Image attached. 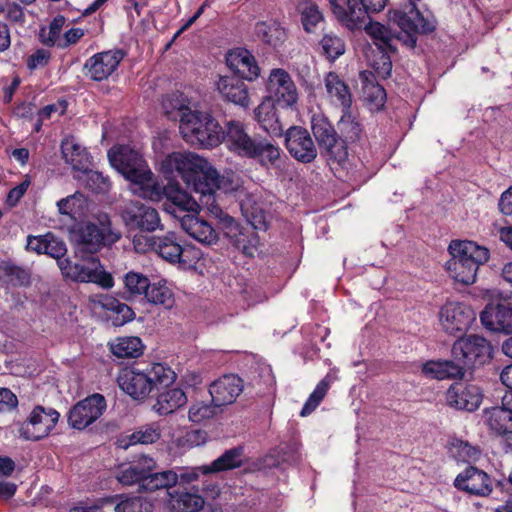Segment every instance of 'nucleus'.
<instances>
[{
	"mask_svg": "<svg viewBox=\"0 0 512 512\" xmlns=\"http://www.w3.org/2000/svg\"><path fill=\"white\" fill-rule=\"evenodd\" d=\"M60 213L69 215L72 218L81 217L87 208V200L85 196L76 192L66 198L61 199L57 202Z\"/></svg>",
	"mask_w": 512,
	"mask_h": 512,
	"instance_id": "51",
	"label": "nucleus"
},
{
	"mask_svg": "<svg viewBox=\"0 0 512 512\" xmlns=\"http://www.w3.org/2000/svg\"><path fill=\"white\" fill-rule=\"evenodd\" d=\"M64 16H57L53 19V21L49 25V36H46V28H42L39 33L40 41L48 47L54 46L56 39L59 37V34L65 24Z\"/></svg>",
	"mask_w": 512,
	"mask_h": 512,
	"instance_id": "61",
	"label": "nucleus"
},
{
	"mask_svg": "<svg viewBox=\"0 0 512 512\" xmlns=\"http://www.w3.org/2000/svg\"><path fill=\"white\" fill-rule=\"evenodd\" d=\"M482 324L489 330L512 333V307L505 304H488L480 315Z\"/></svg>",
	"mask_w": 512,
	"mask_h": 512,
	"instance_id": "24",
	"label": "nucleus"
},
{
	"mask_svg": "<svg viewBox=\"0 0 512 512\" xmlns=\"http://www.w3.org/2000/svg\"><path fill=\"white\" fill-rule=\"evenodd\" d=\"M339 130L347 142H357L363 134V125L358 114L349 109L343 110V115L338 123Z\"/></svg>",
	"mask_w": 512,
	"mask_h": 512,
	"instance_id": "42",
	"label": "nucleus"
},
{
	"mask_svg": "<svg viewBox=\"0 0 512 512\" xmlns=\"http://www.w3.org/2000/svg\"><path fill=\"white\" fill-rule=\"evenodd\" d=\"M30 177L29 175H26V178L23 182H21L20 184H18L17 186L13 187L7 194V197H6V204L7 206L9 207H15L19 201L21 200V198L24 196V194L26 193V191L28 190L29 186H30Z\"/></svg>",
	"mask_w": 512,
	"mask_h": 512,
	"instance_id": "62",
	"label": "nucleus"
},
{
	"mask_svg": "<svg viewBox=\"0 0 512 512\" xmlns=\"http://www.w3.org/2000/svg\"><path fill=\"white\" fill-rule=\"evenodd\" d=\"M167 508L170 512H198L205 506V499L198 489L168 492Z\"/></svg>",
	"mask_w": 512,
	"mask_h": 512,
	"instance_id": "26",
	"label": "nucleus"
},
{
	"mask_svg": "<svg viewBox=\"0 0 512 512\" xmlns=\"http://www.w3.org/2000/svg\"><path fill=\"white\" fill-rule=\"evenodd\" d=\"M156 241H158V237L139 234L134 236L133 246L138 253H146L150 250L156 251Z\"/></svg>",
	"mask_w": 512,
	"mask_h": 512,
	"instance_id": "63",
	"label": "nucleus"
},
{
	"mask_svg": "<svg viewBox=\"0 0 512 512\" xmlns=\"http://www.w3.org/2000/svg\"><path fill=\"white\" fill-rule=\"evenodd\" d=\"M311 129L320 148L331 151L337 143V133L328 119L322 114H314L311 118Z\"/></svg>",
	"mask_w": 512,
	"mask_h": 512,
	"instance_id": "35",
	"label": "nucleus"
},
{
	"mask_svg": "<svg viewBox=\"0 0 512 512\" xmlns=\"http://www.w3.org/2000/svg\"><path fill=\"white\" fill-rule=\"evenodd\" d=\"M285 143L291 156L298 161L308 163L317 156V149L309 132L302 127H290L285 133Z\"/></svg>",
	"mask_w": 512,
	"mask_h": 512,
	"instance_id": "18",
	"label": "nucleus"
},
{
	"mask_svg": "<svg viewBox=\"0 0 512 512\" xmlns=\"http://www.w3.org/2000/svg\"><path fill=\"white\" fill-rule=\"evenodd\" d=\"M178 482V474L175 471L168 470L160 473H145L141 488L145 491H155L158 489H168Z\"/></svg>",
	"mask_w": 512,
	"mask_h": 512,
	"instance_id": "46",
	"label": "nucleus"
},
{
	"mask_svg": "<svg viewBox=\"0 0 512 512\" xmlns=\"http://www.w3.org/2000/svg\"><path fill=\"white\" fill-rule=\"evenodd\" d=\"M422 373L432 379L460 378L464 375L462 367L453 360L428 361L422 365Z\"/></svg>",
	"mask_w": 512,
	"mask_h": 512,
	"instance_id": "37",
	"label": "nucleus"
},
{
	"mask_svg": "<svg viewBox=\"0 0 512 512\" xmlns=\"http://www.w3.org/2000/svg\"><path fill=\"white\" fill-rule=\"evenodd\" d=\"M89 302L93 309L98 307L112 311L116 313L114 323L116 325H123L134 318V311L125 303H121L119 300L110 295H94L89 298Z\"/></svg>",
	"mask_w": 512,
	"mask_h": 512,
	"instance_id": "31",
	"label": "nucleus"
},
{
	"mask_svg": "<svg viewBox=\"0 0 512 512\" xmlns=\"http://www.w3.org/2000/svg\"><path fill=\"white\" fill-rule=\"evenodd\" d=\"M227 66L239 77L253 81L260 74L255 57L245 49L230 51L226 56Z\"/></svg>",
	"mask_w": 512,
	"mask_h": 512,
	"instance_id": "25",
	"label": "nucleus"
},
{
	"mask_svg": "<svg viewBox=\"0 0 512 512\" xmlns=\"http://www.w3.org/2000/svg\"><path fill=\"white\" fill-rule=\"evenodd\" d=\"M169 165L181 176L186 185L200 194L199 206L205 207L208 212L222 220L225 225V214L217 203L215 191L224 192L237 190L238 183L228 185L229 180L220 177L216 169L204 158L191 152L173 153L168 157Z\"/></svg>",
	"mask_w": 512,
	"mask_h": 512,
	"instance_id": "1",
	"label": "nucleus"
},
{
	"mask_svg": "<svg viewBox=\"0 0 512 512\" xmlns=\"http://www.w3.org/2000/svg\"><path fill=\"white\" fill-rule=\"evenodd\" d=\"M267 91L274 102L287 108L298 102V90L290 74L281 68L272 69L267 81Z\"/></svg>",
	"mask_w": 512,
	"mask_h": 512,
	"instance_id": "14",
	"label": "nucleus"
},
{
	"mask_svg": "<svg viewBox=\"0 0 512 512\" xmlns=\"http://www.w3.org/2000/svg\"><path fill=\"white\" fill-rule=\"evenodd\" d=\"M255 32L263 42L273 46L281 44L286 36L285 30L275 22H259L256 24Z\"/></svg>",
	"mask_w": 512,
	"mask_h": 512,
	"instance_id": "53",
	"label": "nucleus"
},
{
	"mask_svg": "<svg viewBox=\"0 0 512 512\" xmlns=\"http://www.w3.org/2000/svg\"><path fill=\"white\" fill-rule=\"evenodd\" d=\"M320 46L324 54L331 59H336L345 52L344 42L333 33H326L320 41Z\"/></svg>",
	"mask_w": 512,
	"mask_h": 512,
	"instance_id": "60",
	"label": "nucleus"
},
{
	"mask_svg": "<svg viewBox=\"0 0 512 512\" xmlns=\"http://www.w3.org/2000/svg\"><path fill=\"white\" fill-rule=\"evenodd\" d=\"M301 20L305 31L312 32L314 28L323 21V14L319 7L310 1L302 2L299 5Z\"/></svg>",
	"mask_w": 512,
	"mask_h": 512,
	"instance_id": "54",
	"label": "nucleus"
},
{
	"mask_svg": "<svg viewBox=\"0 0 512 512\" xmlns=\"http://www.w3.org/2000/svg\"><path fill=\"white\" fill-rule=\"evenodd\" d=\"M492 347L483 337L468 335L460 337L452 346V355L456 364L465 368H471L484 363L491 354Z\"/></svg>",
	"mask_w": 512,
	"mask_h": 512,
	"instance_id": "10",
	"label": "nucleus"
},
{
	"mask_svg": "<svg viewBox=\"0 0 512 512\" xmlns=\"http://www.w3.org/2000/svg\"><path fill=\"white\" fill-rule=\"evenodd\" d=\"M111 498L113 500H111L109 503L120 500L115 506V512H148V504L142 497L114 496Z\"/></svg>",
	"mask_w": 512,
	"mask_h": 512,
	"instance_id": "58",
	"label": "nucleus"
},
{
	"mask_svg": "<svg viewBox=\"0 0 512 512\" xmlns=\"http://www.w3.org/2000/svg\"><path fill=\"white\" fill-rule=\"evenodd\" d=\"M389 51V49H370V52H366L369 65L374 69L376 75L382 79L391 75L392 62L388 54Z\"/></svg>",
	"mask_w": 512,
	"mask_h": 512,
	"instance_id": "49",
	"label": "nucleus"
},
{
	"mask_svg": "<svg viewBox=\"0 0 512 512\" xmlns=\"http://www.w3.org/2000/svg\"><path fill=\"white\" fill-rule=\"evenodd\" d=\"M451 455L461 462L475 461L479 456V450L468 442L456 439L450 446Z\"/></svg>",
	"mask_w": 512,
	"mask_h": 512,
	"instance_id": "57",
	"label": "nucleus"
},
{
	"mask_svg": "<svg viewBox=\"0 0 512 512\" xmlns=\"http://www.w3.org/2000/svg\"><path fill=\"white\" fill-rule=\"evenodd\" d=\"M222 135V142H225L232 152L243 157H246V155L251 152L250 148L255 138H252L247 133L242 122L237 120L228 121L224 129H222Z\"/></svg>",
	"mask_w": 512,
	"mask_h": 512,
	"instance_id": "22",
	"label": "nucleus"
},
{
	"mask_svg": "<svg viewBox=\"0 0 512 512\" xmlns=\"http://www.w3.org/2000/svg\"><path fill=\"white\" fill-rule=\"evenodd\" d=\"M126 291L132 296L146 295L150 280L142 273L130 271L124 276Z\"/></svg>",
	"mask_w": 512,
	"mask_h": 512,
	"instance_id": "55",
	"label": "nucleus"
},
{
	"mask_svg": "<svg viewBox=\"0 0 512 512\" xmlns=\"http://www.w3.org/2000/svg\"><path fill=\"white\" fill-rule=\"evenodd\" d=\"M325 87L331 102L345 109H349L352 103V95L347 84L338 74L330 72L325 77Z\"/></svg>",
	"mask_w": 512,
	"mask_h": 512,
	"instance_id": "33",
	"label": "nucleus"
},
{
	"mask_svg": "<svg viewBox=\"0 0 512 512\" xmlns=\"http://www.w3.org/2000/svg\"><path fill=\"white\" fill-rule=\"evenodd\" d=\"M155 467V461L147 456L140 457L137 461L119 468L116 478L123 485H132L143 482L145 473L152 471Z\"/></svg>",
	"mask_w": 512,
	"mask_h": 512,
	"instance_id": "30",
	"label": "nucleus"
},
{
	"mask_svg": "<svg viewBox=\"0 0 512 512\" xmlns=\"http://www.w3.org/2000/svg\"><path fill=\"white\" fill-rule=\"evenodd\" d=\"M329 3L335 18L349 30L365 24V9L359 0H329Z\"/></svg>",
	"mask_w": 512,
	"mask_h": 512,
	"instance_id": "20",
	"label": "nucleus"
},
{
	"mask_svg": "<svg viewBox=\"0 0 512 512\" xmlns=\"http://www.w3.org/2000/svg\"><path fill=\"white\" fill-rule=\"evenodd\" d=\"M145 298L149 303L160 305L165 309H171L175 303L174 294L166 280L150 283Z\"/></svg>",
	"mask_w": 512,
	"mask_h": 512,
	"instance_id": "43",
	"label": "nucleus"
},
{
	"mask_svg": "<svg viewBox=\"0 0 512 512\" xmlns=\"http://www.w3.org/2000/svg\"><path fill=\"white\" fill-rule=\"evenodd\" d=\"M147 188L155 191L157 195H155V197H141L155 202H159L163 198H166L167 202L164 204V210L179 220L181 216L177 214V210L180 212L196 213L199 209V203L184 191L176 182H169L166 186L162 187L159 182L153 178Z\"/></svg>",
	"mask_w": 512,
	"mask_h": 512,
	"instance_id": "8",
	"label": "nucleus"
},
{
	"mask_svg": "<svg viewBox=\"0 0 512 512\" xmlns=\"http://www.w3.org/2000/svg\"><path fill=\"white\" fill-rule=\"evenodd\" d=\"M484 423L496 435L512 434V415L499 406L486 408L483 411Z\"/></svg>",
	"mask_w": 512,
	"mask_h": 512,
	"instance_id": "36",
	"label": "nucleus"
},
{
	"mask_svg": "<svg viewBox=\"0 0 512 512\" xmlns=\"http://www.w3.org/2000/svg\"><path fill=\"white\" fill-rule=\"evenodd\" d=\"M224 234L230 242L247 256H253L257 251L259 237L256 229H266L263 215L252 216L251 226L241 227L232 217H225Z\"/></svg>",
	"mask_w": 512,
	"mask_h": 512,
	"instance_id": "11",
	"label": "nucleus"
},
{
	"mask_svg": "<svg viewBox=\"0 0 512 512\" xmlns=\"http://www.w3.org/2000/svg\"><path fill=\"white\" fill-rule=\"evenodd\" d=\"M122 58L123 55L120 51L98 53L86 61L87 75L95 81L104 80L115 71Z\"/></svg>",
	"mask_w": 512,
	"mask_h": 512,
	"instance_id": "23",
	"label": "nucleus"
},
{
	"mask_svg": "<svg viewBox=\"0 0 512 512\" xmlns=\"http://www.w3.org/2000/svg\"><path fill=\"white\" fill-rule=\"evenodd\" d=\"M81 172L79 180L86 188L96 193H104L109 190L110 183L100 172L88 170V168Z\"/></svg>",
	"mask_w": 512,
	"mask_h": 512,
	"instance_id": "56",
	"label": "nucleus"
},
{
	"mask_svg": "<svg viewBox=\"0 0 512 512\" xmlns=\"http://www.w3.org/2000/svg\"><path fill=\"white\" fill-rule=\"evenodd\" d=\"M59 413L52 408L34 407V440L46 437L55 427Z\"/></svg>",
	"mask_w": 512,
	"mask_h": 512,
	"instance_id": "40",
	"label": "nucleus"
},
{
	"mask_svg": "<svg viewBox=\"0 0 512 512\" xmlns=\"http://www.w3.org/2000/svg\"><path fill=\"white\" fill-rule=\"evenodd\" d=\"M482 391L474 384L453 383L446 391V403L456 410L475 411L482 402Z\"/></svg>",
	"mask_w": 512,
	"mask_h": 512,
	"instance_id": "17",
	"label": "nucleus"
},
{
	"mask_svg": "<svg viewBox=\"0 0 512 512\" xmlns=\"http://www.w3.org/2000/svg\"><path fill=\"white\" fill-rule=\"evenodd\" d=\"M142 341L138 337H121L111 344V352L118 358H135L142 354Z\"/></svg>",
	"mask_w": 512,
	"mask_h": 512,
	"instance_id": "48",
	"label": "nucleus"
},
{
	"mask_svg": "<svg viewBox=\"0 0 512 512\" xmlns=\"http://www.w3.org/2000/svg\"><path fill=\"white\" fill-rule=\"evenodd\" d=\"M363 98L369 109L372 111L380 110L386 101V92L384 88L375 82V75L369 71H363L359 75Z\"/></svg>",
	"mask_w": 512,
	"mask_h": 512,
	"instance_id": "32",
	"label": "nucleus"
},
{
	"mask_svg": "<svg viewBox=\"0 0 512 512\" xmlns=\"http://www.w3.org/2000/svg\"><path fill=\"white\" fill-rule=\"evenodd\" d=\"M36 246L34 247V251L37 253L47 254L53 258L58 260H63V256L67 252L66 244L54 236L52 233H47L41 237H35Z\"/></svg>",
	"mask_w": 512,
	"mask_h": 512,
	"instance_id": "44",
	"label": "nucleus"
},
{
	"mask_svg": "<svg viewBox=\"0 0 512 512\" xmlns=\"http://www.w3.org/2000/svg\"><path fill=\"white\" fill-rule=\"evenodd\" d=\"M179 130L187 143L203 148L218 146L223 138L218 121L210 112L198 110L195 106L181 116Z\"/></svg>",
	"mask_w": 512,
	"mask_h": 512,
	"instance_id": "7",
	"label": "nucleus"
},
{
	"mask_svg": "<svg viewBox=\"0 0 512 512\" xmlns=\"http://www.w3.org/2000/svg\"><path fill=\"white\" fill-rule=\"evenodd\" d=\"M121 236V232L113 227L110 217L104 213L96 217V222L79 225L70 233L75 254L82 258L86 254L97 253L104 246L116 243Z\"/></svg>",
	"mask_w": 512,
	"mask_h": 512,
	"instance_id": "6",
	"label": "nucleus"
},
{
	"mask_svg": "<svg viewBox=\"0 0 512 512\" xmlns=\"http://www.w3.org/2000/svg\"><path fill=\"white\" fill-rule=\"evenodd\" d=\"M62 157L74 170H86L91 164V157L73 136H67L61 143Z\"/></svg>",
	"mask_w": 512,
	"mask_h": 512,
	"instance_id": "29",
	"label": "nucleus"
},
{
	"mask_svg": "<svg viewBox=\"0 0 512 512\" xmlns=\"http://www.w3.org/2000/svg\"><path fill=\"white\" fill-rule=\"evenodd\" d=\"M213 403L209 404L204 401L195 402L188 411V418L194 423H201L211 419L217 412V408Z\"/></svg>",
	"mask_w": 512,
	"mask_h": 512,
	"instance_id": "59",
	"label": "nucleus"
},
{
	"mask_svg": "<svg viewBox=\"0 0 512 512\" xmlns=\"http://www.w3.org/2000/svg\"><path fill=\"white\" fill-rule=\"evenodd\" d=\"M0 281L12 286H24L30 282V274L10 261H0Z\"/></svg>",
	"mask_w": 512,
	"mask_h": 512,
	"instance_id": "47",
	"label": "nucleus"
},
{
	"mask_svg": "<svg viewBox=\"0 0 512 512\" xmlns=\"http://www.w3.org/2000/svg\"><path fill=\"white\" fill-rule=\"evenodd\" d=\"M250 151L246 157L256 159L263 166H276L280 160V148L262 137L255 138Z\"/></svg>",
	"mask_w": 512,
	"mask_h": 512,
	"instance_id": "34",
	"label": "nucleus"
},
{
	"mask_svg": "<svg viewBox=\"0 0 512 512\" xmlns=\"http://www.w3.org/2000/svg\"><path fill=\"white\" fill-rule=\"evenodd\" d=\"M334 378L328 374L326 375L315 387L313 392L310 394L309 398L303 405V408L300 412V416L305 417L311 414L321 403L325 395L327 394L330 384L333 382Z\"/></svg>",
	"mask_w": 512,
	"mask_h": 512,
	"instance_id": "52",
	"label": "nucleus"
},
{
	"mask_svg": "<svg viewBox=\"0 0 512 512\" xmlns=\"http://www.w3.org/2000/svg\"><path fill=\"white\" fill-rule=\"evenodd\" d=\"M186 394L179 388L168 389L157 396L153 409L160 415H168L185 405Z\"/></svg>",
	"mask_w": 512,
	"mask_h": 512,
	"instance_id": "39",
	"label": "nucleus"
},
{
	"mask_svg": "<svg viewBox=\"0 0 512 512\" xmlns=\"http://www.w3.org/2000/svg\"><path fill=\"white\" fill-rule=\"evenodd\" d=\"M215 85L223 100L244 109L250 106L249 89L240 78L235 76H220Z\"/></svg>",
	"mask_w": 512,
	"mask_h": 512,
	"instance_id": "21",
	"label": "nucleus"
},
{
	"mask_svg": "<svg viewBox=\"0 0 512 512\" xmlns=\"http://www.w3.org/2000/svg\"><path fill=\"white\" fill-rule=\"evenodd\" d=\"M181 228L196 241L212 245L218 240V233L204 219L199 218L195 214H185L180 217Z\"/></svg>",
	"mask_w": 512,
	"mask_h": 512,
	"instance_id": "27",
	"label": "nucleus"
},
{
	"mask_svg": "<svg viewBox=\"0 0 512 512\" xmlns=\"http://www.w3.org/2000/svg\"><path fill=\"white\" fill-rule=\"evenodd\" d=\"M106 400L101 394H93L79 401L71 410L68 417L69 424L82 430L95 422L105 411Z\"/></svg>",
	"mask_w": 512,
	"mask_h": 512,
	"instance_id": "15",
	"label": "nucleus"
},
{
	"mask_svg": "<svg viewBox=\"0 0 512 512\" xmlns=\"http://www.w3.org/2000/svg\"><path fill=\"white\" fill-rule=\"evenodd\" d=\"M244 388L243 381L234 374H227L210 384L209 393L215 406L230 405L236 401Z\"/></svg>",
	"mask_w": 512,
	"mask_h": 512,
	"instance_id": "19",
	"label": "nucleus"
},
{
	"mask_svg": "<svg viewBox=\"0 0 512 512\" xmlns=\"http://www.w3.org/2000/svg\"><path fill=\"white\" fill-rule=\"evenodd\" d=\"M454 486L469 495L487 497L493 491V480L485 471L469 466L456 476Z\"/></svg>",
	"mask_w": 512,
	"mask_h": 512,
	"instance_id": "16",
	"label": "nucleus"
},
{
	"mask_svg": "<svg viewBox=\"0 0 512 512\" xmlns=\"http://www.w3.org/2000/svg\"><path fill=\"white\" fill-rule=\"evenodd\" d=\"M156 252L170 263H186L184 257L186 253H188V250L183 249L176 241L174 233H167L162 237H158V241H156Z\"/></svg>",
	"mask_w": 512,
	"mask_h": 512,
	"instance_id": "38",
	"label": "nucleus"
},
{
	"mask_svg": "<svg viewBox=\"0 0 512 512\" xmlns=\"http://www.w3.org/2000/svg\"><path fill=\"white\" fill-rule=\"evenodd\" d=\"M58 267L65 278L76 282L96 283L105 289L112 288L114 285L111 274L103 269L95 257H91L83 263H72L67 258L58 260Z\"/></svg>",
	"mask_w": 512,
	"mask_h": 512,
	"instance_id": "9",
	"label": "nucleus"
},
{
	"mask_svg": "<svg viewBox=\"0 0 512 512\" xmlns=\"http://www.w3.org/2000/svg\"><path fill=\"white\" fill-rule=\"evenodd\" d=\"M254 119L268 134L281 137L284 127L279 120L277 109L271 98H264L254 110Z\"/></svg>",
	"mask_w": 512,
	"mask_h": 512,
	"instance_id": "28",
	"label": "nucleus"
},
{
	"mask_svg": "<svg viewBox=\"0 0 512 512\" xmlns=\"http://www.w3.org/2000/svg\"><path fill=\"white\" fill-rule=\"evenodd\" d=\"M175 380V372L161 363H155L145 369L136 366L126 367L117 377L121 390L135 400H144L157 386L166 387Z\"/></svg>",
	"mask_w": 512,
	"mask_h": 512,
	"instance_id": "3",
	"label": "nucleus"
},
{
	"mask_svg": "<svg viewBox=\"0 0 512 512\" xmlns=\"http://www.w3.org/2000/svg\"><path fill=\"white\" fill-rule=\"evenodd\" d=\"M243 449L235 447L227 450L220 457L215 459L210 465L203 466V474L218 473L231 470L242 466Z\"/></svg>",
	"mask_w": 512,
	"mask_h": 512,
	"instance_id": "41",
	"label": "nucleus"
},
{
	"mask_svg": "<svg viewBox=\"0 0 512 512\" xmlns=\"http://www.w3.org/2000/svg\"><path fill=\"white\" fill-rule=\"evenodd\" d=\"M162 107L167 116L179 119L185 112L191 111L194 105L181 93L167 95L162 101Z\"/></svg>",
	"mask_w": 512,
	"mask_h": 512,
	"instance_id": "50",
	"label": "nucleus"
},
{
	"mask_svg": "<svg viewBox=\"0 0 512 512\" xmlns=\"http://www.w3.org/2000/svg\"><path fill=\"white\" fill-rule=\"evenodd\" d=\"M389 19L400 28L401 31L398 34H394L389 27L379 22L363 25L377 49L395 50L393 46L395 39L413 48L416 44V34L428 33L434 29V24L421 15L412 1L405 10L389 12Z\"/></svg>",
	"mask_w": 512,
	"mask_h": 512,
	"instance_id": "2",
	"label": "nucleus"
},
{
	"mask_svg": "<svg viewBox=\"0 0 512 512\" xmlns=\"http://www.w3.org/2000/svg\"><path fill=\"white\" fill-rule=\"evenodd\" d=\"M111 165L129 181V189L136 196L155 197L147 188L154 175L138 151L127 145H115L108 151Z\"/></svg>",
	"mask_w": 512,
	"mask_h": 512,
	"instance_id": "4",
	"label": "nucleus"
},
{
	"mask_svg": "<svg viewBox=\"0 0 512 512\" xmlns=\"http://www.w3.org/2000/svg\"><path fill=\"white\" fill-rule=\"evenodd\" d=\"M438 320L444 333L455 336L472 327L476 321V313L465 303L449 301L440 308Z\"/></svg>",
	"mask_w": 512,
	"mask_h": 512,
	"instance_id": "12",
	"label": "nucleus"
},
{
	"mask_svg": "<svg viewBox=\"0 0 512 512\" xmlns=\"http://www.w3.org/2000/svg\"><path fill=\"white\" fill-rule=\"evenodd\" d=\"M17 403V397L10 389L0 388V413L11 411Z\"/></svg>",
	"mask_w": 512,
	"mask_h": 512,
	"instance_id": "64",
	"label": "nucleus"
},
{
	"mask_svg": "<svg viewBox=\"0 0 512 512\" xmlns=\"http://www.w3.org/2000/svg\"><path fill=\"white\" fill-rule=\"evenodd\" d=\"M161 437V429L158 423L146 424L130 434L127 439L121 440V446L127 448L136 444H152Z\"/></svg>",
	"mask_w": 512,
	"mask_h": 512,
	"instance_id": "45",
	"label": "nucleus"
},
{
	"mask_svg": "<svg viewBox=\"0 0 512 512\" xmlns=\"http://www.w3.org/2000/svg\"><path fill=\"white\" fill-rule=\"evenodd\" d=\"M125 226L131 230L153 232L161 227L158 211L139 201H130L121 211Z\"/></svg>",
	"mask_w": 512,
	"mask_h": 512,
	"instance_id": "13",
	"label": "nucleus"
},
{
	"mask_svg": "<svg viewBox=\"0 0 512 512\" xmlns=\"http://www.w3.org/2000/svg\"><path fill=\"white\" fill-rule=\"evenodd\" d=\"M448 251L451 257L446 262V270L454 281L464 285L476 281L479 267L490 258L486 247L468 240L451 241Z\"/></svg>",
	"mask_w": 512,
	"mask_h": 512,
	"instance_id": "5",
	"label": "nucleus"
}]
</instances>
